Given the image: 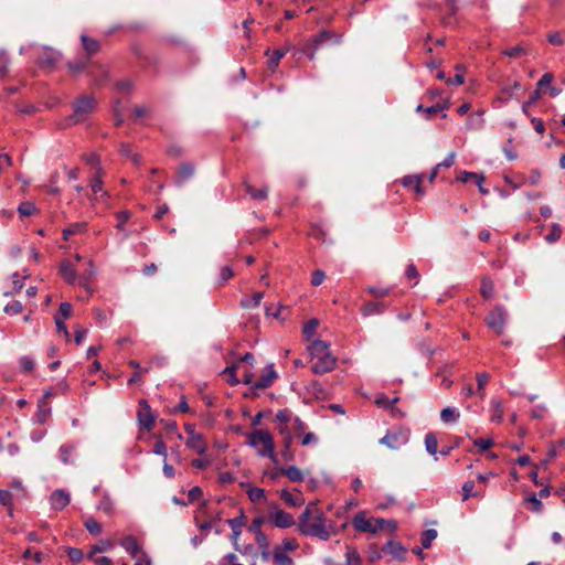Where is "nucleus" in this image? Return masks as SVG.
I'll list each match as a JSON object with an SVG mask.
<instances>
[{
    "instance_id": "2eb2a0df",
    "label": "nucleus",
    "mask_w": 565,
    "mask_h": 565,
    "mask_svg": "<svg viewBox=\"0 0 565 565\" xmlns=\"http://www.w3.org/2000/svg\"><path fill=\"white\" fill-rule=\"evenodd\" d=\"M424 179V174H414L406 175L402 179V184L407 188H413V190L420 196L424 195V191L422 189V181Z\"/></svg>"
},
{
    "instance_id": "412c9836",
    "label": "nucleus",
    "mask_w": 565,
    "mask_h": 565,
    "mask_svg": "<svg viewBox=\"0 0 565 565\" xmlns=\"http://www.w3.org/2000/svg\"><path fill=\"white\" fill-rule=\"evenodd\" d=\"M114 546L113 540H103L98 544L92 546L87 554V558L93 559L97 553L109 551Z\"/></svg>"
},
{
    "instance_id": "4c0bfd02",
    "label": "nucleus",
    "mask_w": 565,
    "mask_h": 565,
    "mask_svg": "<svg viewBox=\"0 0 565 565\" xmlns=\"http://www.w3.org/2000/svg\"><path fill=\"white\" fill-rule=\"evenodd\" d=\"M425 446H426V450L429 454L435 455L437 452V448H438V440H437L436 436L433 434H427L425 437Z\"/></svg>"
},
{
    "instance_id": "1a4fd4ad",
    "label": "nucleus",
    "mask_w": 565,
    "mask_h": 565,
    "mask_svg": "<svg viewBox=\"0 0 565 565\" xmlns=\"http://www.w3.org/2000/svg\"><path fill=\"white\" fill-rule=\"evenodd\" d=\"M382 445L387 446L391 449H398L403 444L406 443V436L401 431H388L381 440Z\"/></svg>"
},
{
    "instance_id": "f704fd0d",
    "label": "nucleus",
    "mask_w": 565,
    "mask_h": 565,
    "mask_svg": "<svg viewBox=\"0 0 565 565\" xmlns=\"http://www.w3.org/2000/svg\"><path fill=\"white\" fill-rule=\"evenodd\" d=\"M398 399H399L398 397H394L393 399H388L384 394H379L376 396L374 403L379 407H383V408L387 409L392 405H395L398 402Z\"/></svg>"
},
{
    "instance_id": "4d7b16f0",
    "label": "nucleus",
    "mask_w": 565,
    "mask_h": 565,
    "mask_svg": "<svg viewBox=\"0 0 565 565\" xmlns=\"http://www.w3.org/2000/svg\"><path fill=\"white\" fill-rule=\"evenodd\" d=\"M473 488H475V483L472 481H467V482L463 483V486H462V491H463L462 501H466L470 497L476 495V493H473Z\"/></svg>"
},
{
    "instance_id": "680f3d73",
    "label": "nucleus",
    "mask_w": 565,
    "mask_h": 565,
    "mask_svg": "<svg viewBox=\"0 0 565 565\" xmlns=\"http://www.w3.org/2000/svg\"><path fill=\"white\" fill-rule=\"evenodd\" d=\"M298 548V543L295 539H285L282 541V550L285 552H292Z\"/></svg>"
},
{
    "instance_id": "6e6d98bb",
    "label": "nucleus",
    "mask_w": 565,
    "mask_h": 565,
    "mask_svg": "<svg viewBox=\"0 0 565 565\" xmlns=\"http://www.w3.org/2000/svg\"><path fill=\"white\" fill-rule=\"evenodd\" d=\"M540 96H541V93L539 89L533 93V95L530 97V99L522 105L523 114L529 115L530 106L534 105L536 103V100L540 98Z\"/></svg>"
},
{
    "instance_id": "a19ab883",
    "label": "nucleus",
    "mask_w": 565,
    "mask_h": 565,
    "mask_svg": "<svg viewBox=\"0 0 565 565\" xmlns=\"http://www.w3.org/2000/svg\"><path fill=\"white\" fill-rule=\"evenodd\" d=\"M82 42H83L85 51H87L88 54H94L99 49L97 41L89 39L85 35H82Z\"/></svg>"
},
{
    "instance_id": "49530a36",
    "label": "nucleus",
    "mask_w": 565,
    "mask_h": 565,
    "mask_svg": "<svg viewBox=\"0 0 565 565\" xmlns=\"http://www.w3.org/2000/svg\"><path fill=\"white\" fill-rule=\"evenodd\" d=\"M98 509L104 511L106 514H111L114 511V504L109 495H104L98 504Z\"/></svg>"
},
{
    "instance_id": "f03ea898",
    "label": "nucleus",
    "mask_w": 565,
    "mask_h": 565,
    "mask_svg": "<svg viewBox=\"0 0 565 565\" xmlns=\"http://www.w3.org/2000/svg\"><path fill=\"white\" fill-rule=\"evenodd\" d=\"M352 523L359 532L376 533L384 530L388 532L396 530L395 521L374 518L367 519L364 513L356 514Z\"/></svg>"
},
{
    "instance_id": "9d476101",
    "label": "nucleus",
    "mask_w": 565,
    "mask_h": 565,
    "mask_svg": "<svg viewBox=\"0 0 565 565\" xmlns=\"http://www.w3.org/2000/svg\"><path fill=\"white\" fill-rule=\"evenodd\" d=\"M277 379V373L274 370L273 365H268L263 374L255 381L254 388L264 390L269 387L273 382Z\"/></svg>"
},
{
    "instance_id": "ddd939ff",
    "label": "nucleus",
    "mask_w": 565,
    "mask_h": 565,
    "mask_svg": "<svg viewBox=\"0 0 565 565\" xmlns=\"http://www.w3.org/2000/svg\"><path fill=\"white\" fill-rule=\"evenodd\" d=\"M70 501V494L63 490H56L51 495V505L55 510H63Z\"/></svg>"
},
{
    "instance_id": "a878e982",
    "label": "nucleus",
    "mask_w": 565,
    "mask_h": 565,
    "mask_svg": "<svg viewBox=\"0 0 565 565\" xmlns=\"http://www.w3.org/2000/svg\"><path fill=\"white\" fill-rule=\"evenodd\" d=\"M384 311L383 303L381 302H367L362 308L364 316L380 315Z\"/></svg>"
},
{
    "instance_id": "c9c22d12",
    "label": "nucleus",
    "mask_w": 565,
    "mask_h": 565,
    "mask_svg": "<svg viewBox=\"0 0 565 565\" xmlns=\"http://www.w3.org/2000/svg\"><path fill=\"white\" fill-rule=\"evenodd\" d=\"M246 192L255 200H264L267 198V188L255 190L250 184L245 183Z\"/></svg>"
},
{
    "instance_id": "69168bd1",
    "label": "nucleus",
    "mask_w": 565,
    "mask_h": 565,
    "mask_svg": "<svg viewBox=\"0 0 565 565\" xmlns=\"http://www.w3.org/2000/svg\"><path fill=\"white\" fill-rule=\"evenodd\" d=\"M153 452L156 455H160L164 457V460L167 459V446L162 440H158L153 446Z\"/></svg>"
},
{
    "instance_id": "5fc2aeb1",
    "label": "nucleus",
    "mask_w": 565,
    "mask_h": 565,
    "mask_svg": "<svg viewBox=\"0 0 565 565\" xmlns=\"http://www.w3.org/2000/svg\"><path fill=\"white\" fill-rule=\"evenodd\" d=\"M83 160L87 164H90L92 167H95L96 168V173H98V169H102L99 167V158L95 153H89V154L83 156Z\"/></svg>"
},
{
    "instance_id": "0eeeda50",
    "label": "nucleus",
    "mask_w": 565,
    "mask_h": 565,
    "mask_svg": "<svg viewBox=\"0 0 565 565\" xmlns=\"http://www.w3.org/2000/svg\"><path fill=\"white\" fill-rule=\"evenodd\" d=\"M507 312L502 307H497L493 309L487 317V324L489 328L500 333L503 331V328L507 322Z\"/></svg>"
},
{
    "instance_id": "e433bc0d",
    "label": "nucleus",
    "mask_w": 565,
    "mask_h": 565,
    "mask_svg": "<svg viewBox=\"0 0 565 565\" xmlns=\"http://www.w3.org/2000/svg\"><path fill=\"white\" fill-rule=\"evenodd\" d=\"M490 379V375L486 372L477 374V383H478V390L480 397H484V387L488 384Z\"/></svg>"
},
{
    "instance_id": "864d4df0",
    "label": "nucleus",
    "mask_w": 565,
    "mask_h": 565,
    "mask_svg": "<svg viewBox=\"0 0 565 565\" xmlns=\"http://www.w3.org/2000/svg\"><path fill=\"white\" fill-rule=\"evenodd\" d=\"M96 273L95 266L90 259L86 262V268L82 274L83 280H89Z\"/></svg>"
},
{
    "instance_id": "79ce46f5",
    "label": "nucleus",
    "mask_w": 565,
    "mask_h": 565,
    "mask_svg": "<svg viewBox=\"0 0 565 565\" xmlns=\"http://www.w3.org/2000/svg\"><path fill=\"white\" fill-rule=\"evenodd\" d=\"M291 443H292V438L290 436H287L285 439H284V448L281 450V456L284 457L285 460L287 461H291L294 460V452L291 451L290 447H291Z\"/></svg>"
},
{
    "instance_id": "b1692460",
    "label": "nucleus",
    "mask_w": 565,
    "mask_h": 565,
    "mask_svg": "<svg viewBox=\"0 0 565 565\" xmlns=\"http://www.w3.org/2000/svg\"><path fill=\"white\" fill-rule=\"evenodd\" d=\"M280 497L290 507L295 508V507H300L301 504H303V499H302L301 494L294 495L288 490L284 489L280 491Z\"/></svg>"
},
{
    "instance_id": "72a5a7b5",
    "label": "nucleus",
    "mask_w": 565,
    "mask_h": 565,
    "mask_svg": "<svg viewBox=\"0 0 565 565\" xmlns=\"http://www.w3.org/2000/svg\"><path fill=\"white\" fill-rule=\"evenodd\" d=\"M58 53L54 51L45 52V55L40 58V64L43 66H53L58 61Z\"/></svg>"
},
{
    "instance_id": "bf43d9fd",
    "label": "nucleus",
    "mask_w": 565,
    "mask_h": 565,
    "mask_svg": "<svg viewBox=\"0 0 565 565\" xmlns=\"http://www.w3.org/2000/svg\"><path fill=\"white\" fill-rule=\"evenodd\" d=\"M4 311L10 315H18L22 311V305L19 301H14L10 305H7Z\"/></svg>"
},
{
    "instance_id": "37998d69",
    "label": "nucleus",
    "mask_w": 565,
    "mask_h": 565,
    "mask_svg": "<svg viewBox=\"0 0 565 565\" xmlns=\"http://www.w3.org/2000/svg\"><path fill=\"white\" fill-rule=\"evenodd\" d=\"M437 537V531L434 529L426 530L422 536V545L424 548H428L431 542Z\"/></svg>"
},
{
    "instance_id": "5701e85b",
    "label": "nucleus",
    "mask_w": 565,
    "mask_h": 565,
    "mask_svg": "<svg viewBox=\"0 0 565 565\" xmlns=\"http://www.w3.org/2000/svg\"><path fill=\"white\" fill-rule=\"evenodd\" d=\"M281 472L292 482H301L305 479L303 472L296 466L287 467Z\"/></svg>"
},
{
    "instance_id": "338daca9",
    "label": "nucleus",
    "mask_w": 565,
    "mask_h": 565,
    "mask_svg": "<svg viewBox=\"0 0 565 565\" xmlns=\"http://www.w3.org/2000/svg\"><path fill=\"white\" fill-rule=\"evenodd\" d=\"M324 278H326V274L322 270H316L312 274L311 284L313 286H319L323 282Z\"/></svg>"
},
{
    "instance_id": "ea45409f",
    "label": "nucleus",
    "mask_w": 565,
    "mask_h": 565,
    "mask_svg": "<svg viewBox=\"0 0 565 565\" xmlns=\"http://www.w3.org/2000/svg\"><path fill=\"white\" fill-rule=\"evenodd\" d=\"M524 503L529 504V508L535 513H540L543 509L542 502L536 498L535 494L529 495L524 500Z\"/></svg>"
},
{
    "instance_id": "aec40b11",
    "label": "nucleus",
    "mask_w": 565,
    "mask_h": 565,
    "mask_svg": "<svg viewBox=\"0 0 565 565\" xmlns=\"http://www.w3.org/2000/svg\"><path fill=\"white\" fill-rule=\"evenodd\" d=\"M264 298V294L258 291L254 292L252 297H244L241 300V307L244 309L256 308L260 305L262 299Z\"/></svg>"
},
{
    "instance_id": "c756f323",
    "label": "nucleus",
    "mask_w": 565,
    "mask_h": 565,
    "mask_svg": "<svg viewBox=\"0 0 565 565\" xmlns=\"http://www.w3.org/2000/svg\"><path fill=\"white\" fill-rule=\"evenodd\" d=\"M460 414L451 407H446L440 412V418L444 423H451L459 418Z\"/></svg>"
},
{
    "instance_id": "473e14b6",
    "label": "nucleus",
    "mask_w": 565,
    "mask_h": 565,
    "mask_svg": "<svg viewBox=\"0 0 565 565\" xmlns=\"http://www.w3.org/2000/svg\"><path fill=\"white\" fill-rule=\"evenodd\" d=\"M345 559V565H361V557L352 547H347Z\"/></svg>"
},
{
    "instance_id": "052dcab7",
    "label": "nucleus",
    "mask_w": 565,
    "mask_h": 565,
    "mask_svg": "<svg viewBox=\"0 0 565 565\" xmlns=\"http://www.w3.org/2000/svg\"><path fill=\"white\" fill-rule=\"evenodd\" d=\"M20 366L23 372H31L34 366V362L29 356H23L20 360Z\"/></svg>"
},
{
    "instance_id": "f8f14e48",
    "label": "nucleus",
    "mask_w": 565,
    "mask_h": 565,
    "mask_svg": "<svg viewBox=\"0 0 565 565\" xmlns=\"http://www.w3.org/2000/svg\"><path fill=\"white\" fill-rule=\"evenodd\" d=\"M226 522L230 525V527L232 529L231 540L234 543V545L237 546L238 537L242 533L243 526L245 525V516L242 513L239 516L234 518V519H228Z\"/></svg>"
},
{
    "instance_id": "c85d7f7f",
    "label": "nucleus",
    "mask_w": 565,
    "mask_h": 565,
    "mask_svg": "<svg viewBox=\"0 0 565 565\" xmlns=\"http://www.w3.org/2000/svg\"><path fill=\"white\" fill-rule=\"evenodd\" d=\"M493 282L489 278L484 277L481 281L480 294L483 298L491 299L493 297Z\"/></svg>"
},
{
    "instance_id": "bb28decb",
    "label": "nucleus",
    "mask_w": 565,
    "mask_h": 565,
    "mask_svg": "<svg viewBox=\"0 0 565 565\" xmlns=\"http://www.w3.org/2000/svg\"><path fill=\"white\" fill-rule=\"evenodd\" d=\"M275 565H294L292 559L279 548H275L273 552Z\"/></svg>"
},
{
    "instance_id": "6e6552de",
    "label": "nucleus",
    "mask_w": 565,
    "mask_h": 565,
    "mask_svg": "<svg viewBox=\"0 0 565 565\" xmlns=\"http://www.w3.org/2000/svg\"><path fill=\"white\" fill-rule=\"evenodd\" d=\"M138 422L140 426L147 430H151L154 425V416L152 411L149 404L143 399L139 402Z\"/></svg>"
},
{
    "instance_id": "8fccbe9b",
    "label": "nucleus",
    "mask_w": 565,
    "mask_h": 565,
    "mask_svg": "<svg viewBox=\"0 0 565 565\" xmlns=\"http://www.w3.org/2000/svg\"><path fill=\"white\" fill-rule=\"evenodd\" d=\"M67 555H68L70 559L75 563L81 562L84 557L82 550H79L77 547H68Z\"/></svg>"
},
{
    "instance_id": "0e129e2a",
    "label": "nucleus",
    "mask_w": 565,
    "mask_h": 565,
    "mask_svg": "<svg viewBox=\"0 0 565 565\" xmlns=\"http://www.w3.org/2000/svg\"><path fill=\"white\" fill-rule=\"evenodd\" d=\"M12 501V494L8 490H0V504L10 507Z\"/></svg>"
},
{
    "instance_id": "f3484780",
    "label": "nucleus",
    "mask_w": 565,
    "mask_h": 565,
    "mask_svg": "<svg viewBox=\"0 0 565 565\" xmlns=\"http://www.w3.org/2000/svg\"><path fill=\"white\" fill-rule=\"evenodd\" d=\"M193 174H194V167L188 162L182 163L177 171L175 183L178 185H181L186 180H189Z\"/></svg>"
},
{
    "instance_id": "423d86ee",
    "label": "nucleus",
    "mask_w": 565,
    "mask_h": 565,
    "mask_svg": "<svg viewBox=\"0 0 565 565\" xmlns=\"http://www.w3.org/2000/svg\"><path fill=\"white\" fill-rule=\"evenodd\" d=\"M267 519L273 525L280 529L290 527L295 524L292 515L279 509L277 504H270Z\"/></svg>"
},
{
    "instance_id": "393cba45",
    "label": "nucleus",
    "mask_w": 565,
    "mask_h": 565,
    "mask_svg": "<svg viewBox=\"0 0 565 565\" xmlns=\"http://www.w3.org/2000/svg\"><path fill=\"white\" fill-rule=\"evenodd\" d=\"M86 230H87L86 223H84V222L74 223V224L70 225L68 227H66L65 230H63V237H64V239H68L72 235L84 233V232H86Z\"/></svg>"
},
{
    "instance_id": "cd10ccee",
    "label": "nucleus",
    "mask_w": 565,
    "mask_h": 565,
    "mask_svg": "<svg viewBox=\"0 0 565 565\" xmlns=\"http://www.w3.org/2000/svg\"><path fill=\"white\" fill-rule=\"evenodd\" d=\"M84 526L92 535H99L103 531L102 524L94 518H87L84 521Z\"/></svg>"
},
{
    "instance_id": "6ab92c4d",
    "label": "nucleus",
    "mask_w": 565,
    "mask_h": 565,
    "mask_svg": "<svg viewBox=\"0 0 565 565\" xmlns=\"http://www.w3.org/2000/svg\"><path fill=\"white\" fill-rule=\"evenodd\" d=\"M90 189L93 193L92 200H97L98 194H100V196L107 195V192L103 190L102 169H98V173H96V177L92 180Z\"/></svg>"
},
{
    "instance_id": "c03bdc74",
    "label": "nucleus",
    "mask_w": 565,
    "mask_h": 565,
    "mask_svg": "<svg viewBox=\"0 0 565 565\" xmlns=\"http://www.w3.org/2000/svg\"><path fill=\"white\" fill-rule=\"evenodd\" d=\"M18 211L21 216H30L35 213L36 207L32 202H23L19 205Z\"/></svg>"
},
{
    "instance_id": "a211bd4d",
    "label": "nucleus",
    "mask_w": 565,
    "mask_h": 565,
    "mask_svg": "<svg viewBox=\"0 0 565 565\" xmlns=\"http://www.w3.org/2000/svg\"><path fill=\"white\" fill-rule=\"evenodd\" d=\"M60 273L66 282L71 285L75 284L77 279L76 269L70 262H63L61 264Z\"/></svg>"
},
{
    "instance_id": "2f4dec72",
    "label": "nucleus",
    "mask_w": 565,
    "mask_h": 565,
    "mask_svg": "<svg viewBox=\"0 0 565 565\" xmlns=\"http://www.w3.org/2000/svg\"><path fill=\"white\" fill-rule=\"evenodd\" d=\"M562 233H563L562 227L555 223L552 225L551 232L545 236V241L548 244H554L561 238Z\"/></svg>"
},
{
    "instance_id": "39448f33",
    "label": "nucleus",
    "mask_w": 565,
    "mask_h": 565,
    "mask_svg": "<svg viewBox=\"0 0 565 565\" xmlns=\"http://www.w3.org/2000/svg\"><path fill=\"white\" fill-rule=\"evenodd\" d=\"M307 358L311 371L318 375L332 371L337 364L334 355H307Z\"/></svg>"
},
{
    "instance_id": "4be33fe9",
    "label": "nucleus",
    "mask_w": 565,
    "mask_h": 565,
    "mask_svg": "<svg viewBox=\"0 0 565 565\" xmlns=\"http://www.w3.org/2000/svg\"><path fill=\"white\" fill-rule=\"evenodd\" d=\"M383 551L396 558H402L405 554V548L402 546V544L393 541L387 542V544L383 547Z\"/></svg>"
},
{
    "instance_id": "dca6fc26",
    "label": "nucleus",
    "mask_w": 565,
    "mask_h": 565,
    "mask_svg": "<svg viewBox=\"0 0 565 565\" xmlns=\"http://www.w3.org/2000/svg\"><path fill=\"white\" fill-rule=\"evenodd\" d=\"M185 444L200 455L204 454L207 449L206 443L201 434H191V436H188Z\"/></svg>"
},
{
    "instance_id": "3c124183",
    "label": "nucleus",
    "mask_w": 565,
    "mask_h": 565,
    "mask_svg": "<svg viewBox=\"0 0 565 565\" xmlns=\"http://www.w3.org/2000/svg\"><path fill=\"white\" fill-rule=\"evenodd\" d=\"M51 396V393H46L42 399L39 403V420L43 423L45 420L46 415L49 414V409H44L43 407L46 406V398Z\"/></svg>"
},
{
    "instance_id": "774afa93",
    "label": "nucleus",
    "mask_w": 565,
    "mask_h": 565,
    "mask_svg": "<svg viewBox=\"0 0 565 565\" xmlns=\"http://www.w3.org/2000/svg\"><path fill=\"white\" fill-rule=\"evenodd\" d=\"M135 565H152L149 556L143 552L136 557Z\"/></svg>"
},
{
    "instance_id": "58836bf2",
    "label": "nucleus",
    "mask_w": 565,
    "mask_h": 565,
    "mask_svg": "<svg viewBox=\"0 0 565 565\" xmlns=\"http://www.w3.org/2000/svg\"><path fill=\"white\" fill-rule=\"evenodd\" d=\"M317 328H318L317 320L312 319V320L308 321L302 329L303 337L307 340H310L315 335Z\"/></svg>"
},
{
    "instance_id": "7c9ffc66",
    "label": "nucleus",
    "mask_w": 565,
    "mask_h": 565,
    "mask_svg": "<svg viewBox=\"0 0 565 565\" xmlns=\"http://www.w3.org/2000/svg\"><path fill=\"white\" fill-rule=\"evenodd\" d=\"M287 54V50H275L268 60V68L273 72L277 68L279 61Z\"/></svg>"
},
{
    "instance_id": "09e8293b",
    "label": "nucleus",
    "mask_w": 565,
    "mask_h": 565,
    "mask_svg": "<svg viewBox=\"0 0 565 565\" xmlns=\"http://www.w3.org/2000/svg\"><path fill=\"white\" fill-rule=\"evenodd\" d=\"M248 498L250 501L256 502L265 499V491L262 488H250L248 491Z\"/></svg>"
},
{
    "instance_id": "9b49d317",
    "label": "nucleus",
    "mask_w": 565,
    "mask_h": 565,
    "mask_svg": "<svg viewBox=\"0 0 565 565\" xmlns=\"http://www.w3.org/2000/svg\"><path fill=\"white\" fill-rule=\"evenodd\" d=\"M254 355H243L238 363H235L233 365H230V366H226L222 374L226 375V382L232 385V386H235L239 383V380L238 377L236 376V370L239 365L241 362H250L252 363V360H253Z\"/></svg>"
},
{
    "instance_id": "a18cd8bd",
    "label": "nucleus",
    "mask_w": 565,
    "mask_h": 565,
    "mask_svg": "<svg viewBox=\"0 0 565 565\" xmlns=\"http://www.w3.org/2000/svg\"><path fill=\"white\" fill-rule=\"evenodd\" d=\"M329 38H330V33H329L328 31H322L320 34H318V35L315 38V40H313V44H315L313 50H312V52H311L310 54H308V57H309L310 60H312V58H313V56H315V52L317 51L318 46H319L322 42H324L327 39H329Z\"/></svg>"
},
{
    "instance_id": "603ef678",
    "label": "nucleus",
    "mask_w": 565,
    "mask_h": 565,
    "mask_svg": "<svg viewBox=\"0 0 565 565\" xmlns=\"http://www.w3.org/2000/svg\"><path fill=\"white\" fill-rule=\"evenodd\" d=\"M473 444L479 448L480 451H486L493 446V440L490 438H478L473 441Z\"/></svg>"
},
{
    "instance_id": "f257e3e1",
    "label": "nucleus",
    "mask_w": 565,
    "mask_h": 565,
    "mask_svg": "<svg viewBox=\"0 0 565 565\" xmlns=\"http://www.w3.org/2000/svg\"><path fill=\"white\" fill-rule=\"evenodd\" d=\"M330 526L323 512L316 502H309L299 518V531L307 536H316L323 541L330 537Z\"/></svg>"
},
{
    "instance_id": "7ed1b4c3",
    "label": "nucleus",
    "mask_w": 565,
    "mask_h": 565,
    "mask_svg": "<svg viewBox=\"0 0 565 565\" xmlns=\"http://www.w3.org/2000/svg\"><path fill=\"white\" fill-rule=\"evenodd\" d=\"M248 444L257 448L260 456L269 457L274 462H277V457L274 452L275 444L269 431L263 429L252 431L248 435Z\"/></svg>"
},
{
    "instance_id": "de8ad7c7",
    "label": "nucleus",
    "mask_w": 565,
    "mask_h": 565,
    "mask_svg": "<svg viewBox=\"0 0 565 565\" xmlns=\"http://www.w3.org/2000/svg\"><path fill=\"white\" fill-rule=\"evenodd\" d=\"M329 349V344L321 340L312 341L309 347L310 353H323Z\"/></svg>"
},
{
    "instance_id": "13d9d810",
    "label": "nucleus",
    "mask_w": 565,
    "mask_h": 565,
    "mask_svg": "<svg viewBox=\"0 0 565 565\" xmlns=\"http://www.w3.org/2000/svg\"><path fill=\"white\" fill-rule=\"evenodd\" d=\"M72 315V306L68 302H63L60 306L58 316L61 319H67Z\"/></svg>"
},
{
    "instance_id": "20e7f679",
    "label": "nucleus",
    "mask_w": 565,
    "mask_h": 565,
    "mask_svg": "<svg viewBox=\"0 0 565 565\" xmlns=\"http://www.w3.org/2000/svg\"><path fill=\"white\" fill-rule=\"evenodd\" d=\"M97 103L93 95H82L76 98L73 104V114L68 120L71 124H79L85 121L96 109Z\"/></svg>"
},
{
    "instance_id": "e2e57ef3",
    "label": "nucleus",
    "mask_w": 565,
    "mask_h": 565,
    "mask_svg": "<svg viewBox=\"0 0 565 565\" xmlns=\"http://www.w3.org/2000/svg\"><path fill=\"white\" fill-rule=\"evenodd\" d=\"M129 217H130V212H128V211L119 212L117 214V218H118L117 228L122 231L124 230V225L129 220Z\"/></svg>"
},
{
    "instance_id": "4468645a",
    "label": "nucleus",
    "mask_w": 565,
    "mask_h": 565,
    "mask_svg": "<svg viewBox=\"0 0 565 565\" xmlns=\"http://www.w3.org/2000/svg\"><path fill=\"white\" fill-rule=\"evenodd\" d=\"M119 544L131 555L132 558H136L139 554L143 553L140 544L132 535L124 537Z\"/></svg>"
}]
</instances>
